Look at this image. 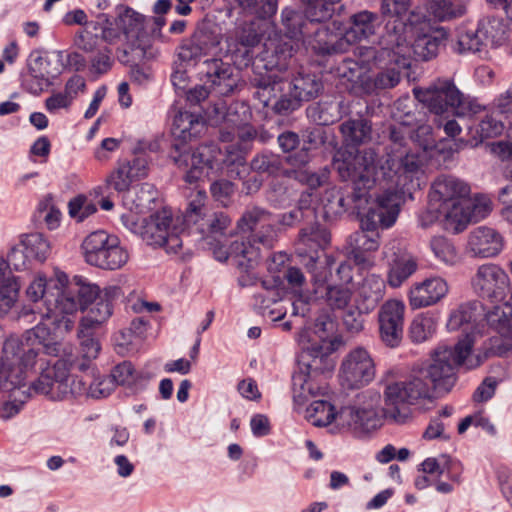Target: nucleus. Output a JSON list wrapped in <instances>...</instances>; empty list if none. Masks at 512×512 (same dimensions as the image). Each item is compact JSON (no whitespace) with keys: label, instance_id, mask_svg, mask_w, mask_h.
Segmentation results:
<instances>
[{"label":"nucleus","instance_id":"nucleus-1","mask_svg":"<svg viewBox=\"0 0 512 512\" xmlns=\"http://www.w3.org/2000/svg\"><path fill=\"white\" fill-rule=\"evenodd\" d=\"M333 165L340 178L354 185L355 200L367 203L360 210L361 229L374 232L394 225L399 212L402 194L409 191L420 174L416 157L391 154L385 160H377L374 150L352 152L339 150Z\"/></svg>","mask_w":512,"mask_h":512},{"label":"nucleus","instance_id":"nucleus-2","mask_svg":"<svg viewBox=\"0 0 512 512\" xmlns=\"http://www.w3.org/2000/svg\"><path fill=\"white\" fill-rule=\"evenodd\" d=\"M54 283L53 295L47 294L45 311L36 312L39 323L27 330V337L38 340L39 343L50 342L53 334L69 332L74 326L73 317L78 311L85 310L99 294V286L83 276H74L69 280L68 275L54 268L50 278Z\"/></svg>","mask_w":512,"mask_h":512},{"label":"nucleus","instance_id":"nucleus-3","mask_svg":"<svg viewBox=\"0 0 512 512\" xmlns=\"http://www.w3.org/2000/svg\"><path fill=\"white\" fill-rule=\"evenodd\" d=\"M205 56H212L203 62L202 72L212 87H221L220 93L232 90L234 81L231 80L233 69L222 61L225 57L223 35L219 32L199 30L191 37L182 41L178 47L177 65L186 69L194 67Z\"/></svg>","mask_w":512,"mask_h":512},{"label":"nucleus","instance_id":"nucleus-4","mask_svg":"<svg viewBox=\"0 0 512 512\" xmlns=\"http://www.w3.org/2000/svg\"><path fill=\"white\" fill-rule=\"evenodd\" d=\"M469 193V186L462 180L450 175L437 177L431 185L421 225L425 227L440 221L448 231H462L467 226L468 214L464 212V204Z\"/></svg>","mask_w":512,"mask_h":512},{"label":"nucleus","instance_id":"nucleus-5","mask_svg":"<svg viewBox=\"0 0 512 512\" xmlns=\"http://www.w3.org/2000/svg\"><path fill=\"white\" fill-rule=\"evenodd\" d=\"M413 35L412 27H405L402 23L388 25V35H382L380 49L368 48V56H372L375 63L395 64L399 68H408L410 60H429L437 55L440 38L435 35H419L413 43L409 40Z\"/></svg>","mask_w":512,"mask_h":512},{"label":"nucleus","instance_id":"nucleus-6","mask_svg":"<svg viewBox=\"0 0 512 512\" xmlns=\"http://www.w3.org/2000/svg\"><path fill=\"white\" fill-rule=\"evenodd\" d=\"M473 340L470 335L460 339L454 349L441 345L434 350L429 362L415 376L421 377L437 392H449L456 383V367L463 365L473 369L481 365L483 357L472 353Z\"/></svg>","mask_w":512,"mask_h":512},{"label":"nucleus","instance_id":"nucleus-7","mask_svg":"<svg viewBox=\"0 0 512 512\" xmlns=\"http://www.w3.org/2000/svg\"><path fill=\"white\" fill-rule=\"evenodd\" d=\"M220 156V149L216 145L204 144L193 151L180 152L173 159L180 168L187 170L185 181L188 183L212 179L223 169L229 178L239 177L245 170L242 156H237L234 160L227 159L224 166L220 162Z\"/></svg>","mask_w":512,"mask_h":512},{"label":"nucleus","instance_id":"nucleus-8","mask_svg":"<svg viewBox=\"0 0 512 512\" xmlns=\"http://www.w3.org/2000/svg\"><path fill=\"white\" fill-rule=\"evenodd\" d=\"M179 218H173L171 212L163 209L149 218L139 219L134 214H123V225L139 235L142 240L154 247H162L167 253L177 254L182 248V229L178 226Z\"/></svg>","mask_w":512,"mask_h":512},{"label":"nucleus","instance_id":"nucleus-9","mask_svg":"<svg viewBox=\"0 0 512 512\" xmlns=\"http://www.w3.org/2000/svg\"><path fill=\"white\" fill-rule=\"evenodd\" d=\"M384 385V414L402 422L407 416L408 406L419 399L430 397V386L421 377L412 376L408 380H395L391 372L382 379Z\"/></svg>","mask_w":512,"mask_h":512},{"label":"nucleus","instance_id":"nucleus-10","mask_svg":"<svg viewBox=\"0 0 512 512\" xmlns=\"http://www.w3.org/2000/svg\"><path fill=\"white\" fill-rule=\"evenodd\" d=\"M246 13L256 17V20L243 21L235 29L223 37L224 54L230 56L237 66H246L251 59V50L257 46L261 37L273 26L270 21L273 15L260 17L248 9L241 7Z\"/></svg>","mask_w":512,"mask_h":512},{"label":"nucleus","instance_id":"nucleus-11","mask_svg":"<svg viewBox=\"0 0 512 512\" xmlns=\"http://www.w3.org/2000/svg\"><path fill=\"white\" fill-rule=\"evenodd\" d=\"M394 117L397 123L390 128L391 145L385 159L389 158L391 154H401L404 158L409 154L418 159L421 167L422 160L418 154L413 153L411 148L407 147L406 137L408 136L410 142L426 151L434 147L435 144L431 126L426 124L422 118L418 119L411 112L404 115L395 112Z\"/></svg>","mask_w":512,"mask_h":512},{"label":"nucleus","instance_id":"nucleus-12","mask_svg":"<svg viewBox=\"0 0 512 512\" xmlns=\"http://www.w3.org/2000/svg\"><path fill=\"white\" fill-rule=\"evenodd\" d=\"M381 396L375 391L367 390L359 394L353 405L343 407L337 418V428L348 429L361 436L381 426Z\"/></svg>","mask_w":512,"mask_h":512},{"label":"nucleus","instance_id":"nucleus-13","mask_svg":"<svg viewBox=\"0 0 512 512\" xmlns=\"http://www.w3.org/2000/svg\"><path fill=\"white\" fill-rule=\"evenodd\" d=\"M415 97L435 115L464 116L470 111V104L453 81L438 79L428 88H414Z\"/></svg>","mask_w":512,"mask_h":512},{"label":"nucleus","instance_id":"nucleus-14","mask_svg":"<svg viewBox=\"0 0 512 512\" xmlns=\"http://www.w3.org/2000/svg\"><path fill=\"white\" fill-rule=\"evenodd\" d=\"M39 352L43 349L47 355L58 357L52 367L45 369L39 378L32 383L30 389L37 394L47 395L52 399L61 400L58 395L57 385L61 384L62 379L67 375V371L71 368L73 358V348L71 345L61 342H42L33 340Z\"/></svg>","mask_w":512,"mask_h":512},{"label":"nucleus","instance_id":"nucleus-15","mask_svg":"<svg viewBox=\"0 0 512 512\" xmlns=\"http://www.w3.org/2000/svg\"><path fill=\"white\" fill-rule=\"evenodd\" d=\"M82 250L85 261L101 269H119L129 258L119 239L103 230L89 234L82 243Z\"/></svg>","mask_w":512,"mask_h":512},{"label":"nucleus","instance_id":"nucleus-16","mask_svg":"<svg viewBox=\"0 0 512 512\" xmlns=\"http://www.w3.org/2000/svg\"><path fill=\"white\" fill-rule=\"evenodd\" d=\"M335 322L328 315L319 316L312 327L304 328L297 341L303 351L312 357L309 367L317 369L318 363L326 362L340 341L334 336Z\"/></svg>","mask_w":512,"mask_h":512},{"label":"nucleus","instance_id":"nucleus-17","mask_svg":"<svg viewBox=\"0 0 512 512\" xmlns=\"http://www.w3.org/2000/svg\"><path fill=\"white\" fill-rule=\"evenodd\" d=\"M376 365L371 353L364 347L352 348L342 359L339 380L346 389H359L371 383Z\"/></svg>","mask_w":512,"mask_h":512},{"label":"nucleus","instance_id":"nucleus-18","mask_svg":"<svg viewBox=\"0 0 512 512\" xmlns=\"http://www.w3.org/2000/svg\"><path fill=\"white\" fill-rule=\"evenodd\" d=\"M143 16L131 8H122L116 19H111L108 14L100 13L96 21L92 22L94 29H100L103 40L112 44L120 40L123 35L131 46L134 45V38L138 36L143 28Z\"/></svg>","mask_w":512,"mask_h":512},{"label":"nucleus","instance_id":"nucleus-19","mask_svg":"<svg viewBox=\"0 0 512 512\" xmlns=\"http://www.w3.org/2000/svg\"><path fill=\"white\" fill-rule=\"evenodd\" d=\"M281 16L286 33L273 44L277 61L275 63L271 62V68L275 66L279 70L287 67V60L298 50L300 43H302V37L306 33L303 30L304 22L301 13L290 8H284Z\"/></svg>","mask_w":512,"mask_h":512},{"label":"nucleus","instance_id":"nucleus-20","mask_svg":"<svg viewBox=\"0 0 512 512\" xmlns=\"http://www.w3.org/2000/svg\"><path fill=\"white\" fill-rule=\"evenodd\" d=\"M323 83L319 77L311 73H298L288 82V98H282L275 104L277 113H287L295 110L301 101H310L319 96Z\"/></svg>","mask_w":512,"mask_h":512},{"label":"nucleus","instance_id":"nucleus-21","mask_svg":"<svg viewBox=\"0 0 512 512\" xmlns=\"http://www.w3.org/2000/svg\"><path fill=\"white\" fill-rule=\"evenodd\" d=\"M302 44L318 54L342 53L347 51L340 23L332 22L329 26H308L302 37Z\"/></svg>","mask_w":512,"mask_h":512},{"label":"nucleus","instance_id":"nucleus-22","mask_svg":"<svg viewBox=\"0 0 512 512\" xmlns=\"http://www.w3.org/2000/svg\"><path fill=\"white\" fill-rule=\"evenodd\" d=\"M405 305L402 301L390 299L378 313L379 331L382 341L390 347H396L403 336Z\"/></svg>","mask_w":512,"mask_h":512},{"label":"nucleus","instance_id":"nucleus-23","mask_svg":"<svg viewBox=\"0 0 512 512\" xmlns=\"http://www.w3.org/2000/svg\"><path fill=\"white\" fill-rule=\"evenodd\" d=\"M509 286V278L503 269L495 264L481 265L472 278L474 291L487 298H502Z\"/></svg>","mask_w":512,"mask_h":512},{"label":"nucleus","instance_id":"nucleus-24","mask_svg":"<svg viewBox=\"0 0 512 512\" xmlns=\"http://www.w3.org/2000/svg\"><path fill=\"white\" fill-rule=\"evenodd\" d=\"M448 292L449 285L444 278L429 277L411 286L408 292L409 305L412 309L433 306L440 302Z\"/></svg>","mask_w":512,"mask_h":512},{"label":"nucleus","instance_id":"nucleus-25","mask_svg":"<svg viewBox=\"0 0 512 512\" xmlns=\"http://www.w3.org/2000/svg\"><path fill=\"white\" fill-rule=\"evenodd\" d=\"M253 81L256 86L255 96L266 107L276 111V102L288 98V81L279 79L272 68L266 75L255 77Z\"/></svg>","mask_w":512,"mask_h":512},{"label":"nucleus","instance_id":"nucleus-26","mask_svg":"<svg viewBox=\"0 0 512 512\" xmlns=\"http://www.w3.org/2000/svg\"><path fill=\"white\" fill-rule=\"evenodd\" d=\"M121 295L118 286H108L103 291L99 289L98 296L94 299L96 303L82 318L80 327L94 328L101 325L112 315V301Z\"/></svg>","mask_w":512,"mask_h":512},{"label":"nucleus","instance_id":"nucleus-27","mask_svg":"<svg viewBox=\"0 0 512 512\" xmlns=\"http://www.w3.org/2000/svg\"><path fill=\"white\" fill-rule=\"evenodd\" d=\"M502 245V237L489 227H478L469 235L468 248L474 256L493 257L501 251Z\"/></svg>","mask_w":512,"mask_h":512},{"label":"nucleus","instance_id":"nucleus-28","mask_svg":"<svg viewBox=\"0 0 512 512\" xmlns=\"http://www.w3.org/2000/svg\"><path fill=\"white\" fill-rule=\"evenodd\" d=\"M378 15L363 10L351 16V26L343 29V38L348 48L351 44L374 35L379 27Z\"/></svg>","mask_w":512,"mask_h":512},{"label":"nucleus","instance_id":"nucleus-29","mask_svg":"<svg viewBox=\"0 0 512 512\" xmlns=\"http://www.w3.org/2000/svg\"><path fill=\"white\" fill-rule=\"evenodd\" d=\"M315 292L317 293L320 286L327 283L324 295L325 301L332 309H344L348 306L352 298V291L348 286L338 285L332 274L329 278L326 273L318 272L313 276Z\"/></svg>","mask_w":512,"mask_h":512},{"label":"nucleus","instance_id":"nucleus-30","mask_svg":"<svg viewBox=\"0 0 512 512\" xmlns=\"http://www.w3.org/2000/svg\"><path fill=\"white\" fill-rule=\"evenodd\" d=\"M385 281L376 274L366 276L358 288L357 309L360 312L373 311L385 294Z\"/></svg>","mask_w":512,"mask_h":512},{"label":"nucleus","instance_id":"nucleus-31","mask_svg":"<svg viewBox=\"0 0 512 512\" xmlns=\"http://www.w3.org/2000/svg\"><path fill=\"white\" fill-rule=\"evenodd\" d=\"M205 130L204 120L188 111H179L173 119L172 134L181 142H188L198 137Z\"/></svg>","mask_w":512,"mask_h":512},{"label":"nucleus","instance_id":"nucleus-32","mask_svg":"<svg viewBox=\"0 0 512 512\" xmlns=\"http://www.w3.org/2000/svg\"><path fill=\"white\" fill-rule=\"evenodd\" d=\"M157 197V191L152 184L143 183L127 190L123 194V204L130 210L128 214H141L151 209Z\"/></svg>","mask_w":512,"mask_h":512},{"label":"nucleus","instance_id":"nucleus-33","mask_svg":"<svg viewBox=\"0 0 512 512\" xmlns=\"http://www.w3.org/2000/svg\"><path fill=\"white\" fill-rule=\"evenodd\" d=\"M310 363L311 362L307 364V374L300 372L293 377L294 400L300 405L304 404L312 398L324 396L326 391V388L318 384L312 376V374H315L320 369V367L318 366L317 369L311 368L309 367Z\"/></svg>","mask_w":512,"mask_h":512},{"label":"nucleus","instance_id":"nucleus-34","mask_svg":"<svg viewBox=\"0 0 512 512\" xmlns=\"http://www.w3.org/2000/svg\"><path fill=\"white\" fill-rule=\"evenodd\" d=\"M480 304L476 301L467 302L461 304L457 309H455L451 314L447 322V327L451 331H455L463 328V331L466 332V335H470L472 340L475 339V325L478 310Z\"/></svg>","mask_w":512,"mask_h":512},{"label":"nucleus","instance_id":"nucleus-35","mask_svg":"<svg viewBox=\"0 0 512 512\" xmlns=\"http://www.w3.org/2000/svg\"><path fill=\"white\" fill-rule=\"evenodd\" d=\"M257 241L253 240V235L241 237L230 245V254L235 259L237 265L248 270L253 268L260 259V248L255 245Z\"/></svg>","mask_w":512,"mask_h":512},{"label":"nucleus","instance_id":"nucleus-36","mask_svg":"<svg viewBox=\"0 0 512 512\" xmlns=\"http://www.w3.org/2000/svg\"><path fill=\"white\" fill-rule=\"evenodd\" d=\"M207 195L204 190H198L195 195L190 199L185 212L181 216H177L179 221L178 226L182 229L195 226L196 230L200 233L201 223L209 213H206L205 201Z\"/></svg>","mask_w":512,"mask_h":512},{"label":"nucleus","instance_id":"nucleus-37","mask_svg":"<svg viewBox=\"0 0 512 512\" xmlns=\"http://www.w3.org/2000/svg\"><path fill=\"white\" fill-rule=\"evenodd\" d=\"M34 67L35 72H42L52 80L56 79L65 67L64 52L54 50L44 54H32L28 62Z\"/></svg>","mask_w":512,"mask_h":512},{"label":"nucleus","instance_id":"nucleus-38","mask_svg":"<svg viewBox=\"0 0 512 512\" xmlns=\"http://www.w3.org/2000/svg\"><path fill=\"white\" fill-rule=\"evenodd\" d=\"M418 268V260L410 253H403L389 263L388 283L391 287L401 286Z\"/></svg>","mask_w":512,"mask_h":512},{"label":"nucleus","instance_id":"nucleus-39","mask_svg":"<svg viewBox=\"0 0 512 512\" xmlns=\"http://www.w3.org/2000/svg\"><path fill=\"white\" fill-rule=\"evenodd\" d=\"M339 411L325 399H315L306 408L305 418L316 427H326L332 423L337 427Z\"/></svg>","mask_w":512,"mask_h":512},{"label":"nucleus","instance_id":"nucleus-40","mask_svg":"<svg viewBox=\"0 0 512 512\" xmlns=\"http://www.w3.org/2000/svg\"><path fill=\"white\" fill-rule=\"evenodd\" d=\"M344 141L350 145H360L371 140L372 127L364 118L348 119L340 125Z\"/></svg>","mask_w":512,"mask_h":512},{"label":"nucleus","instance_id":"nucleus-41","mask_svg":"<svg viewBox=\"0 0 512 512\" xmlns=\"http://www.w3.org/2000/svg\"><path fill=\"white\" fill-rule=\"evenodd\" d=\"M479 32L481 33L485 45L491 46L503 45L508 37L510 29L508 24L501 18H487L479 22Z\"/></svg>","mask_w":512,"mask_h":512},{"label":"nucleus","instance_id":"nucleus-42","mask_svg":"<svg viewBox=\"0 0 512 512\" xmlns=\"http://www.w3.org/2000/svg\"><path fill=\"white\" fill-rule=\"evenodd\" d=\"M410 7V0H382V13L389 17L383 35H388V25L390 24L402 23L405 27H410L407 22L411 21V16L414 14Z\"/></svg>","mask_w":512,"mask_h":512},{"label":"nucleus","instance_id":"nucleus-43","mask_svg":"<svg viewBox=\"0 0 512 512\" xmlns=\"http://www.w3.org/2000/svg\"><path fill=\"white\" fill-rule=\"evenodd\" d=\"M486 320L499 334L508 337L512 334V307L508 304L495 306L487 312Z\"/></svg>","mask_w":512,"mask_h":512},{"label":"nucleus","instance_id":"nucleus-44","mask_svg":"<svg viewBox=\"0 0 512 512\" xmlns=\"http://www.w3.org/2000/svg\"><path fill=\"white\" fill-rule=\"evenodd\" d=\"M26 379V377L24 378ZM25 380L20 385L12 389H2L3 391L10 392L9 400L3 402L1 407V418L9 420L16 416L23 408L24 403L29 398L28 390H24Z\"/></svg>","mask_w":512,"mask_h":512},{"label":"nucleus","instance_id":"nucleus-45","mask_svg":"<svg viewBox=\"0 0 512 512\" xmlns=\"http://www.w3.org/2000/svg\"><path fill=\"white\" fill-rule=\"evenodd\" d=\"M433 13L440 21H450L466 14L468 0H433Z\"/></svg>","mask_w":512,"mask_h":512},{"label":"nucleus","instance_id":"nucleus-46","mask_svg":"<svg viewBox=\"0 0 512 512\" xmlns=\"http://www.w3.org/2000/svg\"><path fill=\"white\" fill-rule=\"evenodd\" d=\"M21 245L25 249L27 256L41 262L45 261L50 253V243L40 233L25 235L21 240Z\"/></svg>","mask_w":512,"mask_h":512},{"label":"nucleus","instance_id":"nucleus-47","mask_svg":"<svg viewBox=\"0 0 512 512\" xmlns=\"http://www.w3.org/2000/svg\"><path fill=\"white\" fill-rule=\"evenodd\" d=\"M333 7L327 0H308L305 15L307 20L303 19V30L306 32L308 26H315L316 23L325 21L332 16Z\"/></svg>","mask_w":512,"mask_h":512},{"label":"nucleus","instance_id":"nucleus-48","mask_svg":"<svg viewBox=\"0 0 512 512\" xmlns=\"http://www.w3.org/2000/svg\"><path fill=\"white\" fill-rule=\"evenodd\" d=\"M436 331V322L431 316H417L410 325V338L415 343L429 339Z\"/></svg>","mask_w":512,"mask_h":512},{"label":"nucleus","instance_id":"nucleus-49","mask_svg":"<svg viewBox=\"0 0 512 512\" xmlns=\"http://www.w3.org/2000/svg\"><path fill=\"white\" fill-rule=\"evenodd\" d=\"M293 174L297 181L312 190L325 186L329 182L330 177V171L326 167L318 171H311L309 169L294 170Z\"/></svg>","mask_w":512,"mask_h":512},{"label":"nucleus","instance_id":"nucleus-50","mask_svg":"<svg viewBox=\"0 0 512 512\" xmlns=\"http://www.w3.org/2000/svg\"><path fill=\"white\" fill-rule=\"evenodd\" d=\"M70 369L67 371V375L62 379L61 384L57 385L58 395L61 399L69 396H80L87 395L89 390V384L86 379L82 377H72L69 374Z\"/></svg>","mask_w":512,"mask_h":512},{"label":"nucleus","instance_id":"nucleus-51","mask_svg":"<svg viewBox=\"0 0 512 512\" xmlns=\"http://www.w3.org/2000/svg\"><path fill=\"white\" fill-rule=\"evenodd\" d=\"M300 239L310 250H317L329 244L330 234L326 229L313 225L301 230Z\"/></svg>","mask_w":512,"mask_h":512},{"label":"nucleus","instance_id":"nucleus-52","mask_svg":"<svg viewBox=\"0 0 512 512\" xmlns=\"http://www.w3.org/2000/svg\"><path fill=\"white\" fill-rule=\"evenodd\" d=\"M485 42L479 27L475 31H466L458 35L454 50L460 54L462 53H476L482 50Z\"/></svg>","mask_w":512,"mask_h":512},{"label":"nucleus","instance_id":"nucleus-53","mask_svg":"<svg viewBox=\"0 0 512 512\" xmlns=\"http://www.w3.org/2000/svg\"><path fill=\"white\" fill-rule=\"evenodd\" d=\"M231 219L223 212H211L201 223L200 233L203 235L223 234L230 226Z\"/></svg>","mask_w":512,"mask_h":512},{"label":"nucleus","instance_id":"nucleus-54","mask_svg":"<svg viewBox=\"0 0 512 512\" xmlns=\"http://www.w3.org/2000/svg\"><path fill=\"white\" fill-rule=\"evenodd\" d=\"M54 283L47 280L43 274H37L26 289V295L32 302L44 301L46 305L47 294L53 295Z\"/></svg>","mask_w":512,"mask_h":512},{"label":"nucleus","instance_id":"nucleus-55","mask_svg":"<svg viewBox=\"0 0 512 512\" xmlns=\"http://www.w3.org/2000/svg\"><path fill=\"white\" fill-rule=\"evenodd\" d=\"M271 220V215L258 207L246 211L238 221V228L242 232H255L258 225L262 227Z\"/></svg>","mask_w":512,"mask_h":512},{"label":"nucleus","instance_id":"nucleus-56","mask_svg":"<svg viewBox=\"0 0 512 512\" xmlns=\"http://www.w3.org/2000/svg\"><path fill=\"white\" fill-rule=\"evenodd\" d=\"M251 168L259 173L276 175L282 168V161L278 155L264 153L255 156L251 161Z\"/></svg>","mask_w":512,"mask_h":512},{"label":"nucleus","instance_id":"nucleus-57","mask_svg":"<svg viewBox=\"0 0 512 512\" xmlns=\"http://www.w3.org/2000/svg\"><path fill=\"white\" fill-rule=\"evenodd\" d=\"M19 289L16 279L6 280L0 285V316L6 315L15 305Z\"/></svg>","mask_w":512,"mask_h":512},{"label":"nucleus","instance_id":"nucleus-58","mask_svg":"<svg viewBox=\"0 0 512 512\" xmlns=\"http://www.w3.org/2000/svg\"><path fill=\"white\" fill-rule=\"evenodd\" d=\"M491 211V201L485 196L476 197L473 202L465 198L464 212L468 214L467 224L484 219Z\"/></svg>","mask_w":512,"mask_h":512},{"label":"nucleus","instance_id":"nucleus-59","mask_svg":"<svg viewBox=\"0 0 512 512\" xmlns=\"http://www.w3.org/2000/svg\"><path fill=\"white\" fill-rule=\"evenodd\" d=\"M53 80L43 74L42 72H35L34 67L28 63V74L24 79V86L26 90L33 95H40L49 86Z\"/></svg>","mask_w":512,"mask_h":512},{"label":"nucleus","instance_id":"nucleus-60","mask_svg":"<svg viewBox=\"0 0 512 512\" xmlns=\"http://www.w3.org/2000/svg\"><path fill=\"white\" fill-rule=\"evenodd\" d=\"M434 255L446 264H455L458 261L457 252L446 238L434 237L430 243Z\"/></svg>","mask_w":512,"mask_h":512},{"label":"nucleus","instance_id":"nucleus-61","mask_svg":"<svg viewBox=\"0 0 512 512\" xmlns=\"http://www.w3.org/2000/svg\"><path fill=\"white\" fill-rule=\"evenodd\" d=\"M378 230L371 232L363 230L350 237V245L365 252L376 251L380 245Z\"/></svg>","mask_w":512,"mask_h":512},{"label":"nucleus","instance_id":"nucleus-62","mask_svg":"<svg viewBox=\"0 0 512 512\" xmlns=\"http://www.w3.org/2000/svg\"><path fill=\"white\" fill-rule=\"evenodd\" d=\"M321 202L327 214L338 215L345 211V198L336 187L326 189Z\"/></svg>","mask_w":512,"mask_h":512},{"label":"nucleus","instance_id":"nucleus-63","mask_svg":"<svg viewBox=\"0 0 512 512\" xmlns=\"http://www.w3.org/2000/svg\"><path fill=\"white\" fill-rule=\"evenodd\" d=\"M69 215L78 222L83 221L97 211L96 205L87 200L85 196H77L68 204Z\"/></svg>","mask_w":512,"mask_h":512},{"label":"nucleus","instance_id":"nucleus-64","mask_svg":"<svg viewBox=\"0 0 512 512\" xmlns=\"http://www.w3.org/2000/svg\"><path fill=\"white\" fill-rule=\"evenodd\" d=\"M109 377L114 381L115 386L116 384L132 386L136 383L138 374L130 362L124 361L114 367Z\"/></svg>","mask_w":512,"mask_h":512}]
</instances>
